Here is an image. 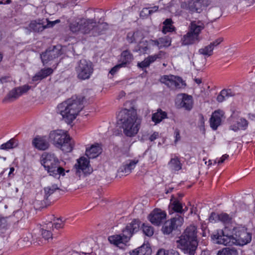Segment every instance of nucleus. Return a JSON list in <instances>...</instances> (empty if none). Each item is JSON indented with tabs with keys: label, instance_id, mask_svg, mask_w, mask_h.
<instances>
[{
	"label": "nucleus",
	"instance_id": "nucleus-1",
	"mask_svg": "<svg viewBox=\"0 0 255 255\" xmlns=\"http://www.w3.org/2000/svg\"><path fill=\"white\" fill-rule=\"evenodd\" d=\"M214 237L216 243L225 246H243L252 240V235L246 229L239 227L234 228L232 233H229L228 228L225 227Z\"/></svg>",
	"mask_w": 255,
	"mask_h": 255
},
{
	"label": "nucleus",
	"instance_id": "nucleus-2",
	"mask_svg": "<svg viewBox=\"0 0 255 255\" xmlns=\"http://www.w3.org/2000/svg\"><path fill=\"white\" fill-rule=\"evenodd\" d=\"M117 118L118 124L126 136L132 137L138 133L142 119L137 116L136 110L132 108L122 110L119 113Z\"/></svg>",
	"mask_w": 255,
	"mask_h": 255
},
{
	"label": "nucleus",
	"instance_id": "nucleus-3",
	"mask_svg": "<svg viewBox=\"0 0 255 255\" xmlns=\"http://www.w3.org/2000/svg\"><path fill=\"white\" fill-rule=\"evenodd\" d=\"M83 99L82 97L73 96L58 105L57 113L66 123H72L82 110Z\"/></svg>",
	"mask_w": 255,
	"mask_h": 255
},
{
	"label": "nucleus",
	"instance_id": "nucleus-4",
	"mask_svg": "<svg viewBox=\"0 0 255 255\" xmlns=\"http://www.w3.org/2000/svg\"><path fill=\"white\" fill-rule=\"evenodd\" d=\"M197 228L194 225L188 226L176 241L177 247L184 254L195 255L198 246Z\"/></svg>",
	"mask_w": 255,
	"mask_h": 255
},
{
	"label": "nucleus",
	"instance_id": "nucleus-5",
	"mask_svg": "<svg viewBox=\"0 0 255 255\" xmlns=\"http://www.w3.org/2000/svg\"><path fill=\"white\" fill-rule=\"evenodd\" d=\"M41 162L50 176L56 177L65 175L64 169L59 165V160L54 154H43Z\"/></svg>",
	"mask_w": 255,
	"mask_h": 255
},
{
	"label": "nucleus",
	"instance_id": "nucleus-6",
	"mask_svg": "<svg viewBox=\"0 0 255 255\" xmlns=\"http://www.w3.org/2000/svg\"><path fill=\"white\" fill-rule=\"evenodd\" d=\"M75 70L79 79H88L93 72V65L91 61L82 59L78 62Z\"/></svg>",
	"mask_w": 255,
	"mask_h": 255
},
{
	"label": "nucleus",
	"instance_id": "nucleus-7",
	"mask_svg": "<svg viewBox=\"0 0 255 255\" xmlns=\"http://www.w3.org/2000/svg\"><path fill=\"white\" fill-rule=\"evenodd\" d=\"M60 21L59 19L50 21L48 19H37L31 20L26 28L31 32H41L46 28L52 27Z\"/></svg>",
	"mask_w": 255,
	"mask_h": 255
},
{
	"label": "nucleus",
	"instance_id": "nucleus-8",
	"mask_svg": "<svg viewBox=\"0 0 255 255\" xmlns=\"http://www.w3.org/2000/svg\"><path fill=\"white\" fill-rule=\"evenodd\" d=\"M210 0H190L182 2L181 7L191 12L200 13L204 7L210 4Z\"/></svg>",
	"mask_w": 255,
	"mask_h": 255
},
{
	"label": "nucleus",
	"instance_id": "nucleus-9",
	"mask_svg": "<svg viewBox=\"0 0 255 255\" xmlns=\"http://www.w3.org/2000/svg\"><path fill=\"white\" fill-rule=\"evenodd\" d=\"M184 222V219L181 216H177L166 221L163 224L161 231L164 235H170L173 231L181 227Z\"/></svg>",
	"mask_w": 255,
	"mask_h": 255
},
{
	"label": "nucleus",
	"instance_id": "nucleus-10",
	"mask_svg": "<svg viewBox=\"0 0 255 255\" xmlns=\"http://www.w3.org/2000/svg\"><path fill=\"white\" fill-rule=\"evenodd\" d=\"M160 82L172 89H180L185 85L180 77L172 75L162 76L160 78Z\"/></svg>",
	"mask_w": 255,
	"mask_h": 255
},
{
	"label": "nucleus",
	"instance_id": "nucleus-11",
	"mask_svg": "<svg viewBox=\"0 0 255 255\" xmlns=\"http://www.w3.org/2000/svg\"><path fill=\"white\" fill-rule=\"evenodd\" d=\"M60 54V49L54 46L48 48L45 52L42 53L40 57L43 64L44 65L49 61L58 57Z\"/></svg>",
	"mask_w": 255,
	"mask_h": 255
},
{
	"label": "nucleus",
	"instance_id": "nucleus-12",
	"mask_svg": "<svg viewBox=\"0 0 255 255\" xmlns=\"http://www.w3.org/2000/svg\"><path fill=\"white\" fill-rule=\"evenodd\" d=\"M68 136L69 135L64 130H55L50 132L49 137L50 140L58 147Z\"/></svg>",
	"mask_w": 255,
	"mask_h": 255
},
{
	"label": "nucleus",
	"instance_id": "nucleus-13",
	"mask_svg": "<svg viewBox=\"0 0 255 255\" xmlns=\"http://www.w3.org/2000/svg\"><path fill=\"white\" fill-rule=\"evenodd\" d=\"M74 166L76 173H79V176H80L81 172H83L84 174H89L92 171L89 165V161L84 157L78 159Z\"/></svg>",
	"mask_w": 255,
	"mask_h": 255
},
{
	"label": "nucleus",
	"instance_id": "nucleus-14",
	"mask_svg": "<svg viewBox=\"0 0 255 255\" xmlns=\"http://www.w3.org/2000/svg\"><path fill=\"white\" fill-rule=\"evenodd\" d=\"M166 213L160 209L154 210L149 215L150 222L156 226H159L165 220Z\"/></svg>",
	"mask_w": 255,
	"mask_h": 255
},
{
	"label": "nucleus",
	"instance_id": "nucleus-15",
	"mask_svg": "<svg viewBox=\"0 0 255 255\" xmlns=\"http://www.w3.org/2000/svg\"><path fill=\"white\" fill-rule=\"evenodd\" d=\"M138 162V160H128L124 163L118 169V173L121 176H126L131 173L136 164Z\"/></svg>",
	"mask_w": 255,
	"mask_h": 255
},
{
	"label": "nucleus",
	"instance_id": "nucleus-16",
	"mask_svg": "<svg viewBox=\"0 0 255 255\" xmlns=\"http://www.w3.org/2000/svg\"><path fill=\"white\" fill-rule=\"evenodd\" d=\"M30 88V86L27 85L16 88L9 92L7 96V98L11 101L15 100L21 95L26 93Z\"/></svg>",
	"mask_w": 255,
	"mask_h": 255
},
{
	"label": "nucleus",
	"instance_id": "nucleus-17",
	"mask_svg": "<svg viewBox=\"0 0 255 255\" xmlns=\"http://www.w3.org/2000/svg\"><path fill=\"white\" fill-rule=\"evenodd\" d=\"M224 113L221 110L215 111L212 115L210 120V126L213 129L216 130L221 125Z\"/></svg>",
	"mask_w": 255,
	"mask_h": 255
},
{
	"label": "nucleus",
	"instance_id": "nucleus-18",
	"mask_svg": "<svg viewBox=\"0 0 255 255\" xmlns=\"http://www.w3.org/2000/svg\"><path fill=\"white\" fill-rule=\"evenodd\" d=\"M96 24V21L94 19H81V32L83 34L89 33L91 31H93L94 34V27Z\"/></svg>",
	"mask_w": 255,
	"mask_h": 255
},
{
	"label": "nucleus",
	"instance_id": "nucleus-19",
	"mask_svg": "<svg viewBox=\"0 0 255 255\" xmlns=\"http://www.w3.org/2000/svg\"><path fill=\"white\" fill-rule=\"evenodd\" d=\"M127 233H124L122 231V233L121 235H115L109 237V242L114 245L118 246L120 244H126L128 242L129 240V235Z\"/></svg>",
	"mask_w": 255,
	"mask_h": 255
},
{
	"label": "nucleus",
	"instance_id": "nucleus-20",
	"mask_svg": "<svg viewBox=\"0 0 255 255\" xmlns=\"http://www.w3.org/2000/svg\"><path fill=\"white\" fill-rule=\"evenodd\" d=\"M149 44L152 46H157L159 49L163 47H167L171 45V39L167 36L159 38L157 39H150L149 41Z\"/></svg>",
	"mask_w": 255,
	"mask_h": 255
},
{
	"label": "nucleus",
	"instance_id": "nucleus-21",
	"mask_svg": "<svg viewBox=\"0 0 255 255\" xmlns=\"http://www.w3.org/2000/svg\"><path fill=\"white\" fill-rule=\"evenodd\" d=\"M139 227L140 221L138 220L134 219L130 223L128 224L123 231L124 233L129 234V239L130 240L132 235L139 230Z\"/></svg>",
	"mask_w": 255,
	"mask_h": 255
},
{
	"label": "nucleus",
	"instance_id": "nucleus-22",
	"mask_svg": "<svg viewBox=\"0 0 255 255\" xmlns=\"http://www.w3.org/2000/svg\"><path fill=\"white\" fill-rule=\"evenodd\" d=\"M32 144L35 147L42 150H44L49 147L48 142L43 137H36L33 140Z\"/></svg>",
	"mask_w": 255,
	"mask_h": 255
},
{
	"label": "nucleus",
	"instance_id": "nucleus-23",
	"mask_svg": "<svg viewBox=\"0 0 255 255\" xmlns=\"http://www.w3.org/2000/svg\"><path fill=\"white\" fill-rule=\"evenodd\" d=\"M152 250L149 244H143L141 247L133 250L130 255H151Z\"/></svg>",
	"mask_w": 255,
	"mask_h": 255
},
{
	"label": "nucleus",
	"instance_id": "nucleus-24",
	"mask_svg": "<svg viewBox=\"0 0 255 255\" xmlns=\"http://www.w3.org/2000/svg\"><path fill=\"white\" fill-rule=\"evenodd\" d=\"M199 40V38L197 37V35L193 34L190 30L181 39L182 44L185 45L192 44Z\"/></svg>",
	"mask_w": 255,
	"mask_h": 255
},
{
	"label": "nucleus",
	"instance_id": "nucleus-25",
	"mask_svg": "<svg viewBox=\"0 0 255 255\" xmlns=\"http://www.w3.org/2000/svg\"><path fill=\"white\" fill-rule=\"evenodd\" d=\"M205 27L204 23L200 20L193 21L191 22L190 25V31L193 34L197 35L199 38V34Z\"/></svg>",
	"mask_w": 255,
	"mask_h": 255
},
{
	"label": "nucleus",
	"instance_id": "nucleus-26",
	"mask_svg": "<svg viewBox=\"0 0 255 255\" xmlns=\"http://www.w3.org/2000/svg\"><path fill=\"white\" fill-rule=\"evenodd\" d=\"M102 148L98 144L93 145L86 150V155L89 158H94L101 153Z\"/></svg>",
	"mask_w": 255,
	"mask_h": 255
},
{
	"label": "nucleus",
	"instance_id": "nucleus-27",
	"mask_svg": "<svg viewBox=\"0 0 255 255\" xmlns=\"http://www.w3.org/2000/svg\"><path fill=\"white\" fill-rule=\"evenodd\" d=\"M133 59V55L131 52L128 50H125L122 52L121 54L120 62V63L122 66L126 67L127 64H129Z\"/></svg>",
	"mask_w": 255,
	"mask_h": 255
},
{
	"label": "nucleus",
	"instance_id": "nucleus-28",
	"mask_svg": "<svg viewBox=\"0 0 255 255\" xmlns=\"http://www.w3.org/2000/svg\"><path fill=\"white\" fill-rule=\"evenodd\" d=\"M73 147L74 141L69 135L67 138L65 139V141H63L58 147L60 148L65 152H70L73 150Z\"/></svg>",
	"mask_w": 255,
	"mask_h": 255
},
{
	"label": "nucleus",
	"instance_id": "nucleus-29",
	"mask_svg": "<svg viewBox=\"0 0 255 255\" xmlns=\"http://www.w3.org/2000/svg\"><path fill=\"white\" fill-rule=\"evenodd\" d=\"M53 72V70L51 68L42 69L33 77L32 81H37L41 80L51 74Z\"/></svg>",
	"mask_w": 255,
	"mask_h": 255
},
{
	"label": "nucleus",
	"instance_id": "nucleus-30",
	"mask_svg": "<svg viewBox=\"0 0 255 255\" xmlns=\"http://www.w3.org/2000/svg\"><path fill=\"white\" fill-rule=\"evenodd\" d=\"M143 38V34L139 31L134 32H129L127 35V40L130 43L140 42Z\"/></svg>",
	"mask_w": 255,
	"mask_h": 255
},
{
	"label": "nucleus",
	"instance_id": "nucleus-31",
	"mask_svg": "<svg viewBox=\"0 0 255 255\" xmlns=\"http://www.w3.org/2000/svg\"><path fill=\"white\" fill-rule=\"evenodd\" d=\"M180 105L185 109L187 110H190L193 107V100L192 96L186 94H183Z\"/></svg>",
	"mask_w": 255,
	"mask_h": 255
},
{
	"label": "nucleus",
	"instance_id": "nucleus-32",
	"mask_svg": "<svg viewBox=\"0 0 255 255\" xmlns=\"http://www.w3.org/2000/svg\"><path fill=\"white\" fill-rule=\"evenodd\" d=\"M58 185L56 184L49 185L44 188V199L47 200L48 197L53 194L56 190H59Z\"/></svg>",
	"mask_w": 255,
	"mask_h": 255
},
{
	"label": "nucleus",
	"instance_id": "nucleus-33",
	"mask_svg": "<svg viewBox=\"0 0 255 255\" xmlns=\"http://www.w3.org/2000/svg\"><path fill=\"white\" fill-rule=\"evenodd\" d=\"M45 229H42L41 235L42 237L46 240L52 239L51 229H53V224L51 222H49L44 227Z\"/></svg>",
	"mask_w": 255,
	"mask_h": 255
},
{
	"label": "nucleus",
	"instance_id": "nucleus-34",
	"mask_svg": "<svg viewBox=\"0 0 255 255\" xmlns=\"http://www.w3.org/2000/svg\"><path fill=\"white\" fill-rule=\"evenodd\" d=\"M166 113L161 109H158L156 113L153 114L152 117V121L155 124L160 123L163 119L166 118Z\"/></svg>",
	"mask_w": 255,
	"mask_h": 255
},
{
	"label": "nucleus",
	"instance_id": "nucleus-35",
	"mask_svg": "<svg viewBox=\"0 0 255 255\" xmlns=\"http://www.w3.org/2000/svg\"><path fill=\"white\" fill-rule=\"evenodd\" d=\"M172 21L170 18L166 19L163 23L162 31L166 34L167 32H172L175 30V27L172 24Z\"/></svg>",
	"mask_w": 255,
	"mask_h": 255
},
{
	"label": "nucleus",
	"instance_id": "nucleus-36",
	"mask_svg": "<svg viewBox=\"0 0 255 255\" xmlns=\"http://www.w3.org/2000/svg\"><path fill=\"white\" fill-rule=\"evenodd\" d=\"M18 146V141L14 139L11 138L6 143L2 144L0 146V149L3 150H8L15 148Z\"/></svg>",
	"mask_w": 255,
	"mask_h": 255
},
{
	"label": "nucleus",
	"instance_id": "nucleus-37",
	"mask_svg": "<svg viewBox=\"0 0 255 255\" xmlns=\"http://www.w3.org/2000/svg\"><path fill=\"white\" fill-rule=\"evenodd\" d=\"M170 168L174 171H178L181 169V164L177 157L172 158L168 163Z\"/></svg>",
	"mask_w": 255,
	"mask_h": 255
},
{
	"label": "nucleus",
	"instance_id": "nucleus-38",
	"mask_svg": "<svg viewBox=\"0 0 255 255\" xmlns=\"http://www.w3.org/2000/svg\"><path fill=\"white\" fill-rule=\"evenodd\" d=\"M169 208L173 209L175 212L183 213V206L182 204L178 200H175L169 205Z\"/></svg>",
	"mask_w": 255,
	"mask_h": 255
},
{
	"label": "nucleus",
	"instance_id": "nucleus-39",
	"mask_svg": "<svg viewBox=\"0 0 255 255\" xmlns=\"http://www.w3.org/2000/svg\"><path fill=\"white\" fill-rule=\"evenodd\" d=\"M108 24L106 22H100L96 24L94 27V34L97 33L98 34H101L104 30L107 28Z\"/></svg>",
	"mask_w": 255,
	"mask_h": 255
},
{
	"label": "nucleus",
	"instance_id": "nucleus-40",
	"mask_svg": "<svg viewBox=\"0 0 255 255\" xmlns=\"http://www.w3.org/2000/svg\"><path fill=\"white\" fill-rule=\"evenodd\" d=\"M213 48L210 44L205 46L204 48H200L198 52L199 54L204 56H210L213 54Z\"/></svg>",
	"mask_w": 255,
	"mask_h": 255
},
{
	"label": "nucleus",
	"instance_id": "nucleus-41",
	"mask_svg": "<svg viewBox=\"0 0 255 255\" xmlns=\"http://www.w3.org/2000/svg\"><path fill=\"white\" fill-rule=\"evenodd\" d=\"M153 60V58L151 57V55L148 56L147 58H145L143 61L138 63L137 66L142 69L148 67L150 64L154 62Z\"/></svg>",
	"mask_w": 255,
	"mask_h": 255
},
{
	"label": "nucleus",
	"instance_id": "nucleus-42",
	"mask_svg": "<svg viewBox=\"0 0 255 255\" xmlns=\"http://www.w3.org/2000/svg\"><path fill=\"white\" fill-rule=\"evenodd\" d=\"M143 233L148 237H151L154 233V229L152 227L146 224H143L142 226Z\"/></svg>",
	"mask_w": 255,
	"mask_h": 255
},
{
	"label": "nucleus",
	"instance_id": "nucleus-43",
	"mask_svg": "<svg viewBox=\"0 0 255 255\" xmlns=\"http://www.w3.org/2000/svg\"><path fill=\"white\" fill-rule=\"evenodd\" d=\"M217 255H237V252L236 250L226 248L219 251Z\"/></svg>",
	"mask_w": 255,
	"mask_h": 255
},
{
	"label": "nucleus",
	"instance_id": "nucleus-44",
	"mask_svg": "<svg viewBox=\"0 0 255 255\" xmlns=\"http://www.w3.org/2000/svg\"><path fill=\"white\" fill-rule=\"evenodd\" d=\"M81 19L77 22L75 21L70 24V28L73 32H81Z\"/></svg>",
	"mask_w": 255,
	"mask_h": 255
},
{
	"label": "nucleus",
	"instance_id": "nucleus-45",
	"mask_svg": "<svg viewBox=\"0 0 255 255\" xmlns=\"http://www.w3.org/2000/svg\"><path fill=\"white\" fill-rule=\"evenodd\" d=\"M237 125L240 129L245 130L248 126V122L245 119H241L237 122Z\"/></svg>",
	"mask_w": 255,
	"mask_h": 255
},
{
	"label": "nucleus",
	"instance_id": "nucleus-46",
	"mask_svg": "<svg viewBox=\"0 0 255 255\" xmlns=\"http://www.w3.org/2000/svg\"><path fill=\"white\" fill-rule=\"evenodd\" d=\"M231 218L227 213H221L219 214V221H220L224 223L230 222Z\"/></svg>",
	"mask_w": 255,
	"mask_h": 255
},
{
	"label": "nucleus",
	"instance_id": "nucleus-47",
	"mask_svg": "<svg viewBox=\"0 0 255 255\" xmlns=\"http://www.w3.org/2000/svg\"><path fill=\"white\" fill-rule=\"evenodd\" d=\"M53 224V226H54V228L56 229L62 228L63 227L64 223L61 219H57L54 220V223Z\"/></svg>",
	"mask_w": 255,
	"mask_h": 255
},
{
	"label": "nucleus",
	"instance_id": "nucleus-48",
	"mask_svg": "<svg viewBox=\"0 0 255 255\" xmlns=\"http://www.w3.org/2000/svg\"><path fill=\"white\" fill-rule=\"evenodd\" d=\"M165 55V52H164L162 51H160L157 54L153 55H151V57L153 58V62H154L158 59L162 58L163 57H164Z\"/></svg>",
	"mask_w": 255,
	"mask_h": 255
},
{
	"label": "nucleus",
	"instance_id": "nucleus-49",
	"mask_svg": "<svg viewBox=\"0 0 255 255\" xmlns=\"http://www.w3.org/2000/svg\"><path fill=\"white\" fill-rule=\"evenodd\" d=\"M224 40V38L223 37H219L216 39L215 41L210 43V45L212 46V48L214 49L215 47L219 45Z\"/></svg>",
	"mask_w": 255,
	"mask_h": 255
},
{
	"label": "nucleus",
	"instance_id": "nucleus-50",
	"mask_svg": "<svg viewBox=\"0 0 255 255\" xmlns=\"http://www.w3.org/2000/svg\"><path fill=\"white\" fill-rule=\"evenodd\" d=\"M218 219H219V215L217 214L214 212H212L211 214V215L209 218V220L211 222H212L214 221L216 222L217 221H219Z\"/></svg>",
	"mask_w": 255,
	"mask_h": 255
},
{
	"label": "nucleus",
	"instance_id": "nucleus-51",
	"mask_svg": "<svg viewBox=\"0 0 255 255\" xmlns=\"http://www.w3.org/2000/svg\"><path fill=\"white\" fill-rule=\"evenodd\" d=\"M151 14V10L149 8H144L140 12V15L145 16Z\"/></svg>",
	"mask_w": 255,
	"mask_h": 255
},
{
	"label": "nucleus",
	"instance_id": "nucleus-52",
	"mask_svg": "<svg viewBox=\"0 0 255 255\" xmlns=\"http://www.w3.org/2000/svg\"><path fill=\"white\" fill-rule=\"evenodd\" d=\"M121 67H123V66H122V65H121L120 64H119L117 65H116L115 66H114L109 72V73L113 75H114L118 70L119 69L121 68Z\"/></svg>",
	"mask_w": 255,
	"mask_h": 255
},
{
	"label": "nucleus",
	"instance_id": "nucleus-53",
	"mask_svg": "<svg viewBox=\"0 0 255 255\" xmlns=\"http://www.w3.org/2000/svg\"><path fill=\"white\" fill-rule=\"evenodd\" d=\"M175 140L174 142L177 143L180 139V131L178 129L176 128L174 131Z\"/></svg>",
	"mask_w": 255,
	"mask_h": 255
},
{
	"label": "nucleus",
	"instance_id": "nucleus-54",
	"mask_svg": "<svg viewBox=\"0 0 255 255\" xmlns=\"http://www.w3.org/2000/svg\"><path fill=\"white\" fill-rule=\"evenodd\" d=\"M159 137V133L157 132H153L149 137V140L150 141H153L154 140Z\"/></svg>",
	"mask_w": 255,
	"mask_h": 255
},
{
	"label": "nucleus",
	"instance_id": "nucleus-55",
	"mask_svg": "<svg viewBox=\"0 0 255 255\" xmlns=\"http://www.w3.org/2000/svg\"><path fill=\"white\" fill-rule=\"evenodd\" d=\"M204 118L202 115H200L199 116V124L201 127H204Z\"/></svg>",
	"mask_w": 255,
	"mask_h": 255
},
{
	"label": "nucleus",
	"instance_id": "nucleus-56",
	"mask_svg": "<svg viewBox=\"0 0 255 255\" xmlns=\"http://www.w3.org/2000/svg\"><path fill=\"white\" fill-rule=\"evenodd\" d=\"M229 157V155L228 154H224L223 155L221 158L219 160V161H218V163L219 164H220V163H222L224 162V161L227 159Z\"/></svg>",
	"mask_w": 255,
	"mask_h": 255
},
{
	"label": "nucleus",
	"instance_id": "nucleus-57",
	"mask_svg": "<svg viewBox=\"0 0 255 255\" xmlns=\"http://www.w3.org/2000/svg\"><path fill=\"white\" fill-rule=\"evenodd\" d=\"M227 98L233 97L235 94L231 89H226Z\"/></svg>",
	"mask_w": 255,
	"mask_h": 255
},
{
	"label": "nucleus",
	"instance_id": "nucleus-58",
	"mask_svg": "<svg viewBox=\"0 0 255 255\" xmlns=\"http://www.w3.org/2000/svg\"><path fill=\"white\" fill-rule=\"evenodd\" d=\"M225 100V98L220 93L217 97V100L219 102H222Z\"/></svg>",
	"mask_w": 255,
	"mask_h": 255
},
{
	"label": "nucleus",
	"instance_id": "nucleus-59",
	"mask_svg": "<svg viewBox=\"0 0 255 255\" xmlns=\"http://www.w3.org/2000/svg\"><path fill=\"white\" fill-rule=\"evenodd\" d=\"M230 128L235 131H237L240 129L237 124L231 126Z\"/></svg>",
	"mask_w": 255,
	"mask_h": 255
},
{
	"label": "nucleus",
	"instance_id": "nucleus-60",
	"mask_svg": "<svg viewBox=\"0 0 255 255\" xmlns=\"http://www.w3.org/2000/svg\"><path fill=\"white\" fill-rule=\"evenodd\" d=\"M213 11H215V12H218V13L215 15V17L214 18V20H215L217 18H219L221 15L220 9L219 8H217L216 9H214Z\"/></svg>",
	"mask_w": 255,
	"mask_h": 255
},
{
	"label": "nucleus",
	"instance_id": "nucleus-61",
	"mask_svg": "<svg viewBox=\"0 0 255 255\" xmlns=\"http://www.w3.org/2000/svg\"><path fill=\"white\" fill-rule=\"evenodd\" d=\"M156 255H166L165 251L163 249L159 250L157 252Z\"/></svg>",
	"mask_w": 255,
	"mask_h": 255
},
{
	"label": "nucleus",
	"instance_id": "nucleus-62",
	"mask_svg": "<svg viewBox=\"0 0 255 255\" xmlns=\"http://www.w3.org/2000/svg\"><path fill=\"white\" fill-rule=\"evenodd\" d=\"M158 9V6H154L151 7V9H150V10H151V12L152 13L154 12L157 11Z\"/></svg>",
	"mask_w": 255,
	"mask_h": 255
},
{
	"label": "nucleus",
	"instance_id": "nucleus-63",
	"mask_svg": "<svg viewBox=\"0 0 255 255\" xmlns=\"http://www.w3.org/2000/svg\"><path fill=\"white\" fill-rule=\"evenodd\" d=\"M220 93L224 96V97L226 98H227V94H226V89H223L222 90Z\"/></svg>",
	"mask_w": 255,
	"mask_h": 255
},
{
	"label": "nucleus",
	"instance_id": "nucleus-64",
	"mask_svg": "<svg viewBox=\"0 0 255 255\" xmlns=\"http://www.w3.org/2000/svg\"><path fill=\"white\" fill-rule=\"evenodd\" d=\"M194 81L198 84H200L202 82V80L201 79H199V78H195L194 79Z\"/></svg>",
	"mask_w": 255,
	"mask_h": 255
}]
</instances>
